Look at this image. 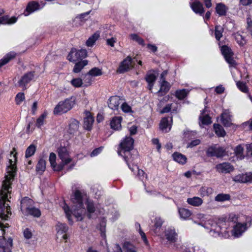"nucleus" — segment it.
<instances>
[{
    "label": "nucleus",
    "mask_w": 252,
    "mask_h": 252,
    "mask_svg": "<svg viewBox=\"0 0 252 252\" xmlns=\"http://www.w3.org/2000/svg\"><path fill=\"white\" fill-rule=\"evenodd\" d=\"M233 181L239 183H247L252 182V173H247L240 174L233 178Z\"/></svg>",
    "instance_id": "aec40b11"
},
{
    "label": "nucleus",
    "mask_w": 252,
    "mask_h": 252,
    "mask_svg": "<svg viewBox=\"0 0 252 252\" xmlns=\"http://www.w3.org/2000/svg\"><path fill=\"white\" fill-rule=\"evenodd\" d=\"M172 117H167L162 118L160 123V128L163 132H169L172 126Z\"/></svg>",
    "instance_id": "2eb2a0df"
},
{
    "label": "nucleus",
    "mask_w": 252,
    "mask_h": 252,
    "mask_svg": "<svg viewBox=\"0 0 252 252\" xmlns=\"http://www.w3.org/2000/svg\"><path fill=\"white\" fill-rule=\"evenodd\" d=\"M32 200L29 197H24L21 200V210L25 208L26 211L27 208L30 207Z\"/></svg>",
    "instance_id": "09e8293b"
},
{
    "label": "nucleus",
    "mask_w": 252,
    "mask_h": 252,
    "mask_svg": "<svg viewBox=\"0 0 252 252\" xmlns=\"http://www.w3.org/2000/svg\"><path fill=\"white\" fill-rule=\"evenodd\" d=\"M76 102V97L72 96L60 101L55 107L53 113L55 115H61L70 110Z\"/></svg>",
    "instance_id": "20e7f679"
},
{
    "label": "nucleus",
    "mask_w": 252,
    "mask_h": 252,
    "mask_svg": "<svg viewBox=\"0 0 252 252\" xmlns=\"http://www.w3.org/2000/svg\"><path fill=\"white\" fill-rule=\"evenodd\" d=\"M221 51L225 61L230 66L233 67L236 66L237 63L233 58V53L231 49L227 46L222 45L221 47Z\"/></svg>",
    "instance_id": "9b49d317"
},
{
    "label": "nucleus",
    "mask_w": 252,
    "mask_h": 252,
    "mask_svg": "<svg viewBox=\"0 0 252 252\" xmlns=\"http://www.w3.org/2000/svg\"><path fill=\"white\" fill-rule=\"evenodd\" d=\"M225 155V151L222 147H216V157L220 158L224 156Z\"/></svg>",
    "instance_id": "0e129e2a"
},
{
    "label": "nucleus",
    "mask_w": 252,
    "mask_h": 252,
    "mask_svg": "<svg viewBox=\"0 0 252 252\" xmlns=\"http://www.w3.org/2000/svg\"><path fill=\"white\" fill-rule=\"evenodd\" d=\"M197 218L200 220L199 222L194 221L195 223L204 228L210 229L209 233L213 237L220 235L223 232V224L226 225L224 219H218V218H212L210 216L203 214L197 215Z\"/></svg>",
    "instance_id": "7ed1b4c3"
},
{
    "label": "nucleus",
    "mask_w": 252,
    "mask_h": 252,
    "mask_svg": "<svg viewBox=\"0 0 252 252\" xmlns=\"http://www.w3.org/2000/svg\"><path fill=\"white\" fill-rule=\"evenodd\" d=\"M123 249L124 252H137L136 246L128 241H125L123 243Z\"/></svg>",
    "instance_id": "c9c22d12"
},
{
    "label": "nucleus",
    "mask_w": 252,
    "mask_h": 252,
    "mask_svg": "<svg viewBox=\"0 0 252 252\" xmlns=\"http://www.w3.org/2000/svg\"><path fill=\"white\" fill-rule=\"evenodd\" d=\"M167 74V70H164L160 75V85L158 94L161 95L167 94L171 88L170 84L165 80V76Z\"/></svg>",
    "instance_id": "ddd939ff"
},
{
    "label": "nucleus",
    "mask_w": 252,
    "mask_h": 252,
    "mask_svg": "<svg viewBox=\"0 0 252 252\" xmlns=\"http://www.w3.org/2000/svg\"><path fill=\"white\" fill-rule=\"evenodd\" d=\"M40 9H41L40 5L37 1L34 0L28 2L26 9L25 10V15L28 16Z\"/></svg>",
    "instance_id": "a211bd4d"
},
{
    "label": "nucleus",
    "mask_w": 252,
    "mask_h": 252,
    "mask_svg": "<svg viewBox=\"0 0 252 252\" xmlns=\"http://www.w3.org/2000/svg\"><path fill=\"white\" fill-rule=\"evenodd\" d=\"M35 75L34 71H28L25 73L18 82L19 87L22 88L23 91L26 90L28 84L34 79Z\"/></svg>",
    "instance_id": "9d476101"
},
{
    "label": "nucleus",
    "mask_w": 252,
    "mask_h": 252,
    "mask_svg": "<svg viewBox=\"0 0 252 252\" xmlns=\"http://www.w3.org/2000/svg\"><path fill=\"white\" fill-rule=\"evenodd\" d=\"M70 83L73 87L75 88H79L82 86L83 81L80 78H76L72 79Z\"/></svg>",
    "instance_id": "bf43d9fd"
},
{
    "label": "nucleus",
    "mask_w": 252,
    "mask_h": 252,
    "mask_svg": "<svg viewBox=\"0 0 252 252\" xmlns=\"http://www.w3.org/2000/svg\"><path fill=\"white\" fill-rule=\"evenodd\" d=\"M243 151H244V148L240 145L237 146L235 148V149L234 150V152H235V154L236 156L237 157V158H240V159H242L244 158Z\"/></svg>",
    "instance_id": "6e6d98bb"
},
{
    "label": "nucleus",
    "mask_w": 252,
    "mask_h": 252,
    "mask_svg": "<svg viewBox=\"0 0 252 252\" xmlns=\"http://www.w3.org/2000/svg\"><path fill=\"white\" fill-rule=\"evenodd\" d=\"M17 153L16 149L13 148L10 152V156L12 158L9 159V165L8 166V175L5 176V180L2 184V190L0 194V218L2 220H7L9 215H11V208L9 204H6L8 199V194L11 193L12 182L14 179L17 171L16 163L17 161Z\"/></svg>",
    "instance_id": "f257e3e1"
},
{
    "label": "nucleus",
    "mask_w": 252,
    "mask_h": 252,
    "mask_svg": "<svg viewBox=\"0 0 252 252\" xmlns=\"http://www.w3.org/2000/svg\"><path fill=\"white\" fill-rule=\"evenodd\" d=\"M46 162L43 158H40L36 165V171L42 175L46 169Z\"/></svg>",
    "instance_id": "72a5a7b5"
},
{
    "label": "nucleus",
    "mask_w": 252,
    "mask_h": 252,
    "mask_svg": "<svg viewBox=\"0 0 252 252\" xmlns=\"http://www.w3.org/2000/svg\"><path fill=\"white\" fill-rule=\"evenodd\" d=\"M49 160L51 167H54L55 165H56V155L54 153L52 152L50 154Z\"/></svg>",
    "instance_id": "680f3d73"
},
{
    "label": "nucleus",
    "mask_w": 252,
    "mask_h": 252,
    "mask_svg": "<svg viewBox=\"0 0 252 252\" xmlns=\"http://www.w3.org/2000/svg\"><path fill=\"white\" fill-rule=\"evenodd\" d=\"M88 56L86 49H77L75 48H72L69 52L66 59L70 62L76 63L80 60H83Z\"/></svg>",
    "instance_id": "0eeeda50"
},
{
    "label": "nucleus",
    "mask_w": 252,
    "mask_h": 252,
    "mask_svg": "<svg viewBox=\"0 0 252 252\" xmlns=\"http://www.w3.org/2000/svg\"><path fill=\"white\" fill-rule=\"evenodd\" d=\"M231 116L228 110H224L221 115V121L225 126H230L231 125Z\"/></svg>",
    "instance_id": "393cba45"
},
{
    "label": "nucleus",
    "mask_w": 252,
    "mask_h": 252,
    "mask_svg": "<svg viewBox=\"0 0 252 252\" xmlns=\"http://www.w3.org/2000/svg\"><path fill=\"white\" fill-rule=\"evenodd\" d=\"M242 217L245 219V221L237 222L232 231V235L236 238L241 236L251 225L252 219L251 217L246 216H242Z\"/></svg>",
    "instance_id": "423d86ee"
},
{
    "label": "nucleus",
    "mask_w": 252,
    "mask_h": 252,
    "mask_svg": "<svg viewBox=\"0 0 252 252\" xmlns=\"http://www.w3.org/2000/svg\"><path fill=\"white\" fill-rule=\"evenodd\" d=\"M75 64L73 68V72L75 73H79L82 69L88 63V60H82L75 63Z\"/></svg>",
    "instance_id": "c85d7f7f"
},
{
    "label": "nucleus",
    "mask_w": 252,
    "mask_h": 252,
    "mask_svg": "<svg viewBox=\"0 0 252 252\" xmlns=\"http://www.w3.org/2000/svg\"><path fill=\"white\" fill-rule=\"evenodd\" d=\"M73 209V211L72 212V214L74 216V217L76 218L77 221H81L83 220V217L82 216L81 213H79L78 211L79 209H77L76 208H72Z\"/></svg>",
    "instance_id": "e2e57ef3"
},
{
    "label": "nucleus",
    "mask_w": 252,
    "mask_h": 252,
    "mask_svg": "<svg viewBox=\"0 0 252 252\" xmlns=\"http://www.w3.org/2000/svg\"><path fill=\"white\" fill-rule=\"evenodd\" d=\"M134 139L130 136H126L119 144L118 154L122 157L128 168L133 171L137 169L136 160L138 158V151L134 149Z\"/></svg>",
    "instance_id": "f03ea898"
},
{
    "label": "nucleus",
    "mask_w": 252,
    "mask_h": 252,
    "mask_svg": "<svg viewBox=\"0 0 252 252\" xmlns=\"http://www.w3.org/2000/svg\"><path fill=\"white\" fill-rule=\"evenodd\" d=\"M23 234H24V237L27 239H31L32 236V232L31 230H30V229L29 228H26L24 230Z\"/></svg>",
    "instance_id": "338daca9"
},
{
    "label": "nucleus",
    "mask_w": 252,
    "mask_h": 252,
    "mask_svg": "<svg viewBox=\"0 0 252 252\" xmlns=\"http://www.w3.org/2000/svg\"><path fill=\"white\" fill-rule=\"evenodd\" d=\"M189 90L187 89L177 90L175 93V96L180 100L184 99L188 95Z\"/></svg>",
    "instance_id": "ea45409f"
},
{
    "label": "nucleus",
    "mask_w": 252,
    "mask_h": 252,
    "mask_svg": "<svg viewBox=\"0 0 252 252\" xmlns=\"http://www.w3.org/2000/svg\"><path fill=\"white\" fill-rule=\"evenodd\" d=\"M220 219H224L225 221H226V225L223 224L222 226L226 227H223V230H222L223 232L220 233V235H221L222 236L225 237V238H228L229 236V235L228 234V232L227 231V228L229 226V223L230 222H233V223H237L239 222V221H241L242 220L244 219V218L242 217V218H239L237 215L231 213L229 215L228 218H226L225 217H221Z\"/></svg>",
    "instance_id": "6e6552de"
},
{
    "label": "nucleus",
    "mask_w": 252,
    "mask_h": 252,
    "mask_svg": "<svg viewBox=\"0 0 252 252\" xmlns=\"http://www.w3.org/2000/svg\"><path fill=\"white\" fill-rule=\"evenodd\" d=\"M121 108L123 111L125 113L130 112L132 111L131 107L128 105L126 102H124L121 106Z\"/></svg>",
    "instance_id": "774afa93"
},
{
    "label": "nucleus",
    "mask_w": 252,
    "mask_h": 252,
    "mask_svg": "<svg viewBox=\"0 0 252 252\" xmlns=\"http://www.w3.org/2000/svg\"><path fill=\"white\" fill-rule=\"evenodd\" d=\"M79 122L73 118H71L69 121L68 132L70 134L76 133L79 129Z\"/></svg>",
    "instance_id": "412c9836"
},
{
    "label": "nucleus",
    "mask_w": 252,
    "mask_h": 252,
    "mask_svg": "<svg viewBox=\"0 0 252 252\" xmlns=\"http://www.w3.org/2000/svg\"><path fill=\"white\" fill-rule=\"evenodd\" d=\"M199 119L203 125H208L211 123V118L207 114L203 115V113L201 114Z\"/></svg>",
    "instance_id": "5fc2aeb1"
},
{
    "label": "nucleus",
    "mask_w": 252,
    "mask_h": 252,
    "mask_svg": "<svg viewBox=\"0 0 252 252\" xmlns=\"http://www.w3.org/2000/svg\"><path fill=\"white\" fill-rule=\"evenodd\" d=\"M156 79V76L151 71H148L145 77V79L148 84L147 88L151 91L153 89Z\"/></svg>",
    "instance_id": "a878e982"
},
{
    "label": "nucleus",
    "mask_w": 252,
    "mask_h": 252,
    "mask_svg": "<svg viewBox=\"0 0 252 252\" xmlns=\"http://www.w3.org/2000/svg\"><path fill=\"white\" fill-rule=\"evenodd\" d=\"M187 202L191 206L199 207L203 204V200L199 197L194 196L193 197L188 198L187 200Z\"/></svg>",
    "instance_id": "cd10ccee"
},
{
    "label": "nucleus",
    "mask_w": 252,
    "mask_h": 252,
    "mask_svg": "<svg viewBox=\"0 0 252 252\" xmlns=\"http://www.w3.org/2000/svg\"><path fill=\"white\" fill-rule=\"evenodd\" d=\"M179 213L180 218L184 220L188 219L191 215V212L189 210L185 208L179 209Z\"/></svg>",
    "instance_id": "49530a36"
},
{
    "label": "nucleus",
    "mask_w": 252,
    "mask_h": 252,
    "mask_svg": "<svg viewBox=\"0 0 252 252\" xmlns=\"http://www.w3.org/2000/svg\"><path fill=\"white\" fill-rule=\"evenodd\" d=\"M106 220L105 218H102L97 226V228L100 232V236L103 239H106Z\"/></svg>",
    "instance_id": "f704fd0d"
},
{
    "label": "nucleus",
    "mask_w": 252,
    "mask_h": 252,
    "mask_svg": "<svg viewBox=\"0 0 252 252\" xmlns=\"http://www.w3.org/2000/svg\"><path fill=\"white\" fill-rule=\"evenodd\" d=\"M26 212L28 215L33 216L36 218L40 217L41 215L40 210L35 207L27 208Z\"/></svg>",
    "instance_id": "58836bf2"
},
{
    "label": "nucleus",
    "mask_w": 252,
    "mask_h": 252,
    "mask_svg": "<svg viewBox=\"0 0 252 252\" xmlns=\"http://www.w3.org/2000/svg\"><path fill=\"white\" fill-rule=\"evenodd\" d=\"M25 99L24 93H18L15 97V101L17 105H20Z\"/></svg>",
    "instance_id": "4d7b16f0"
},
{
    "label": "nucleus",
    "mask_w": 252,
    "mask_h": 252,
    "mask_svg": "<svg viewBox=\"0 0 252 252\" xmlns=\"http://www.w3.org/2000/svg\"><path fill=\"white\" fill-rule=\"evenodd\" d=\"M36 150V146L33 144H31L25 151V158H28L34 155Z\"/></svg>",
    "instance_id": "a19ab883"
},
{
    "label": "nucleus",
    "mask_w": 252,
    "mask_h": 252,
    "mask_svg": "<svg viewBox=\"0 0 252 252\" xmlns=\"http://www.w3.org/2000/svg\"><path fill=\"white\" fill-rule=\"evenodd\" d=\"M216 147H211L207 149L206 154L209 157H216Z\"/></svg>",
    "instance_id": "69168bd1"
},
{
    "label": "nucleus",
    "mask_w": 252,
    "mask_h": 252,
    "mask_svg": "<svg viewBox=\"0 0 252 252\" xmlns=\"http://www.w3.org/2000/svg\"><path fill=\"white\" fill-rule=\"evenodd\" d=\"M238 88L242 92L247 93L249 92L248 88L245 83L238 81L236 83Z\"/></svg>",
    "instance_id": "13d9d810"
},
{
    "label": "nucleus",
    "mask_w": 252,
    "mask_h": 252,
    "mask_svg": "<svg viewBox=\"0 0 252 252\" xmlns=\"http://www.w3.org/2000/svg\"><path fill=\"white\" fill-rule=\"evenodd\" d=\"M56 229L58 234H63L68 231V227L66 223L59 222L57 225Z\"/></svg>",
    "instance_id": "c03bdc74"
},
{
    "label": "nucleus",
    "mask_w": 252,
    "mask_h": 252,
    "mask_svg": "<svg viewBox=\"0 0 252 252\" xmlns=\"http://www.w3.org/2000/svg\"><path fill=\"white\" fill-rule=\"evenodd\" d=\"M17 21V18L15 16H12L9 18L8 15L0 17V25H11L15 23Z\"/></svg>",
    "instance_id": "c756f323"
},
{
    "label": "nucleus",
    "mask_w": 252,
    "mask_h": 252,
    "mask_svg": "<svg viewBox=\"0 0 252 252\" xmlns=\"http://www.w3.org/2000/svg\"><path fill=\"white\" fill-rule=\"evenodd\" d=\"M70 200L73 204L72 208L77 209L84 208L83 196L82 192L79 189H76L73 194L71 195Z\"/></svg>",
    "instance_id": "1a4fd4ad"
},
{
    "label": "nucleus",
    "mask_w": 252,
    "mask_h": 252,
    "mask_svg": "<svg viewBox=\"0 0 252 252\" xmlns=\"http://www.w3.org/2000/svg\"><path fill=\"white\" fill-rule=\"evenodd\" d=\"M172 157L174 160L182 165L185 164L187 161L186 156L179 152L174 153L172 154Z\"/></svg>",
    "instance_id": "2f4dec72"
},
{
    "label": "nucleus",
    "mask_w": 252,
    "mask_h": 252,
    "mask_svg": "<svg viewBox=\"0 0 252 252\" xmlns=\"http://www.w3.org/2000/svg\"><path fill=\"white\" fill-rule=\"evenodd\" d=\"M63 208L65 213L66 217L68 220L69 224L72 225L73 223V221L71 219L72 211L70 210L69 206L66 204Z\"/></svg>",
    "instance_id": "8fccbe9b"
},
{
    "label": "nucleus",
    "mask_w": 252,
    "mask_h": 252,
    "mask_svg": "<svg viewBox=\"0 0 252 252\" xmlns=\"http://www.w3.org/2000/svg\"><path fill=\"white\" fill-rule=\"evenodd\" d=\"M230 199V196L228 194L220 193L215 197V200L218 202H224Z\"/></svg>",
    "instance_id": "3c124183"
},
{
    "label": "nucleus",
    "mask_w": 252,
    "mask_h": 252,
    "mask_svg": "<svg viewBox=\"0 0 252 252\" xmlns=\"http://www.w3.org/2000/svg\"><path fill=\"white\" fill-rule=\"evenodd\" d=\"M234 38L235 39L237 43L241 46H243L247 43V40L245 37L241 34V32H237L233 34Z\"/></svg>",
    "instance_id": "4c0bfd02"
},
{
    "label": "nucleus",
    "mask_w": 252,
    "mask_h": 252,
    "mask_svg": "<svg viewBox=\"0 0 252 252\" xmlns=\"http://www.w3.org/2000/svg\"><path fill=\"white\" fill-rule=\"evenodd\" d=\"M217 170L222 173H228L234 170V167L230 163L228 162H223L218 164L216 166Z\"/></svg>",
    "instance_id": "6ab92c4d"
},
{
    "label": "nucleus",
    "mask_w": 252,
    "mask_h": 252,
    "mask_svg": "<svg viewBox=\"0 0 252 252\" xmlns=\"http://www.w3.org/2000/svg\"><path fill=\"white\" fill-rule=\"evenodd\" d=\"M86 205L87 211V217L88 219H91L92 218V214L94 213L95 211V208L94 203L92 200L87 199L85 202Z\"/></svg>",
    "instance_id": "473e14b6"
},
{
    "label": "nucleus",
    "mask_w": 252,
    "mask_h": 252,
    "mask_svg": "<svg viewBox=\"0 0 252 252\" xmlns=\"http://www.w3.org/2000/svg\"><path fill=\"white\" fill-rule=\"evenodd\" d=\"M103 74L101 69L97 67H94L89 70L86 75H90L93 77H96L102 75Z\"/></svg>",
    "instance_id": "79ce46f5"
},
{
    "label": "nucleus",
    "mask_w": 252,
    "mask_h": 252,
    "mask_svg": "<svg viewBox=\"0 0 252 252\" xmlns=\"http://www.w3.org/2000/svg\"><path fill=\"white\" fill-rule=\"evenodd\" d=\"M16 53L14 52H10L6 54L0 60V68L14 59L16 57Z\"/></svg>",
    "instance_id": "bb28decb"
},
{
    "label": "nucleus",
    "mask_w": 252,
    "mask_h": 252,
    "mask_svg": "<svg viewBox=\"0 0 252 252\" xmlns=\"http://www.w3.org/2000/svg\"><path fill=\"white\" fill-rule=\"evenodd\" d=\"M8 223L4 224L0 222V230L2 231V236H0V252H12L13 247V240L11 237L7 239L3 235L5 233L4 228H8Z\"/></svg>",
    "instance_id": "39448f33"
},
{
    "label": "nucleus",
    "mask_w": 252,
    "mask_h": 252,
    "mask_svg": "<svg viewBox=\"0 0 252 252\" xmlns=\"http://www.w3.org/2000/svg\"><path fill=\"white\" fill-rule=\"evenodd\" d=\"M247 30L248 35H250L252 38V20L250 17L247 19Z\"/></svg>",
    "instance_id": "052dcab7"
},
{
    "label": "nucleus",
    "mask_w": 252,
    "mask_h": 252,
    "mask_svg": "<svg viewBox=\"0 0 252 252\" xmlns=\"http://www.w3.org/2000/svg\"><path fill=\"white\" fill-rule=\"evenodd\" d=\"M121 99L119 96L115 95L111 96L108 99V107L114 110H118L120 104Z\"/></svg>",
    "instance_id": "b1692460"
},
{
    "label": "nucleus",
    "mask_w": 252,
    "mask_h": 252,
    "mask_svg": "<svg viewBox=\"0 0 252 252\" xmlns=\"http://www.w3.org/2000/svg\"><path fill=\"white\" fill-rule=\"evenodd\" d=\"M122 118L121 116H115L113 117L110 121V127L112 129L119 131L122 129L121 123Z\"/></svg>",
    "instance_id": "4be33fe9"
},
{
    "label": "nucleus",
    "mask_w": 252,
    "mask_h": 252,
    "mask_svg": "<svg viewBox=\"0 0 252 252\" xmlns=\"http://www.w3.org/2000/svg\"><path fill=\"white\" fill-rule=\"evenodd\" d=\"M48 116V112L47 111H44V112L36 119L35 126L39 128H40L45 123L46 119Z\"/></svg>",
    "instance_id": "e433bc0d"
},
{
    "label": "nucleus",
    "mask_w": 252,
    "mask_h": 252,
    "mask_svg": "<svg viewBox=\"0 0 252 252\" xmlns=\"http://www.w3.org/2000/svg\"><path fill=\"white\" fill-rule=\"evenodd\" d=\"M59 157L63 162L64 164H67L70 163L72 159L69 158V152L65 147H60L57 150Z\"/></svg>",
    "instance_id": "4468645a"
},
{
    "label": "nucleus",
    "mask_w": 252,
    "mask_h": 252,
    "mask_svg": "<svg viewBox=\"0 0 252 252\" xmlns=\"http://www.w3.org/2000/svg\"><path fill=\"white\" fill-rule=\"evenodd\" d=\"M165 236L170 243H174L177 239V234L174 228L169 227L165 231Z\"/></svg>",
    "instance_id": "5701e85b"
},
{
    "label": "nucleus",
    "mask_w": 252,
    "mask_h": 252,
    "mask_svg": "<svg viewBox=\"0 0 252 252\" xmlns=\"http://www.w3.org/2000/svg\"><path fill=\"white\" fill-rule=\"evenodd\" d=\"M130 39L137 42L139 45H145L144 40L136 33H131L129 35Z\"/></svg>",
    "instance_id": "864d4df0"
},
{
    "label": "nucleus",
    "mask_w": 252,
    "mask_h": 252,
    "mask_svg": "<svg viewBox=\"0 0 252 252\" xmlns=\"http://www.w3.org/2000/svg\"><path fill=\"white\" fill-rule=\"evenodd\" d=\"M228 8L223 3H217L215 8L216 13L220 16H225Z\"/></svg>",
    "instance_id": "7c9ffc66"
},
{
    "label": "nucleus",
    "mask_w": 252,
    "mask_h": 252,
    "mask_svg": "<svg viewBox=\"0 0 252 252\" xmlns=\"http://www.w3.org/2000/svg\"><path fill=\"white\" fill-rule=\"evenodd\" d=\"M223 32V28L220 25H217L215 26V35L216 39L217 40H220V38L222 36V33Z\"/></svg>",
    "instance_id": "603ef678"
},
{
    "label": "nucleus",
    "mask_w": 252,
    "mask_h": 252,
    "mask_svg": "<svg viewBox=\"0 0 252 252\" xmlns=\"http://www.w3.org/2000/svg\"><path fill=\"white\" fill-rule=\"evenodd\" d=\"M189 5L192 11L196 14L202 15L205 12L202 3L198 0L190 1Z\"/></svg>",
    "instance_id": "f3484780"
},
{
    "label": "nucleus",
    "mask_w": 252,
    "mask_h": 252,
    "mask_svg": "<svg viewBox=\"0 0 252 252\" xmlns=\"http://www.w3.org/2000/svg\"><path fill=\"white\" fill-rule=\"evenodd\" d=\"M99 37V34L98 33H94L86 41V45L88 47H93Z\"/></svg>",
    "instance_id": "37998d69"
},
{
    "label": "nucleus",
    "mask_w": 252,
    "mask_h": 252,
    "mask_svg": "<svg viewBox=\"0 0 252 252\" xmlns=\"http://www.w3.org/2000/svg\"><path fill=\"white\" fill-rule=\"evenodd\" d=\"M214 128L216 134L219 137H224L225 135V132L222 127L219 124H215L214 125Z\"/></svg>",
    "instance_id": "a18cd8bd"
},
{
    "label": "nucleus",
    "mask_w": 252,
    "mask_h": 252,
    "mask_svg": "<svg viewBox=\"0 0 252 252\" xmlns=\"http://www.w3.org/2000/svg\"><path fill=\"white\" fill-rule=\"evenodd\" d=\"M85 113L86 117L84 119L83 127L88 131H91L94 122V118L90 111H86Z\"/></svg>",
    "instance_id": "dca6fc26"
},
{
    "label": "nucleus",
    "mask_w": 252,
    "mask_h": 252,
    "mask_svg": "<svg viewBox=\"0 0 252 252\" xmlns=\"http://www.w3.org/2000/svg\"><path fill=\"white\" fill-rule=\"evenodd\" d=\"M132 59L128 56L123 61H122L117 70V72L119 73H124L127 72L133 67Z\"/></svg>",
    "instance_id": "f8f14e48"
},
{
    "label": "nucleus",
    "mask_w": 252,
    "mask_h": 252,
    "mask_svg": "<svg viewBox=\"0 0 252 252\" xmlns=\"http://www.w3.org/2000/svg\"><path fill=\"white\" fill-rule=\"evenodd\" d=\"M212 192V189L210 188L206 187H201L198 191L199 194L202 197H203L206 196H208L209 194H211Z\"/></svg>",
    "instance_id": "de8ad7c7"
}]
</instances>
